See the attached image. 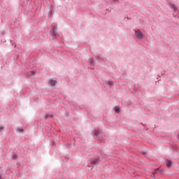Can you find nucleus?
<instances>
[{
    "mask_svg": "<svg viewBox=\"0 0 179 179\" xmlns=\"http://www.w3.org/2000/svg\"><path fill=\"white\" fill-rule=\"evenodd\" d=\"M20 132H23V129H20Z\"/></svg>",
    "mask_w": 179,
    "mask_h": 179,
    "instance_id": "12",
    "label": "nucleus"
},
{
    "mask_svg": "<svg viewBox=\"0 0 179 179\" xmlns=\"http://www.w3.org/2000/svg\"><path fill=\"white\" fill-rule=\"evenodd\" d=\"M49 117H52V115H46L45 116V118H49Z\"/></svg>",
    "mask_w": 179,
    "mask_h": 179,
    "instance_id": "8",
    "label": "nucleus"
},
{
    "mask_svg": "<svg viewBox=\"0 0 179 179\" xmlns=\"http://www.w3.org/2000/svg\"><path fill=\"white\" fill-rule=\"evenodd\" d=\"M114 109H115V113H120V108L119 107L115 106L114 108Z\"/></svg>",
    "mask_w": 179,
    "mask_h": 179,
    "instance_id": "6",
    "label": "nucleus"
},
{
    "mask_svg": "<svg viewBox=\"0 0 179 179\" xmlns=\"http://www.w3.org/2000/svg\"><path fill=\"white\" fill-rule=\"evenodd\" d=\"M50 83L51 86H55V85H57V81L54 80H50Z\"/></svg>",
    "mask_w": 179,
    "mask_h": 179,
    "instance_id": "3",
    "label": "nucleus"
},
{
    "mask_svg": "<svg viewBox=\"0 0 179 179\" xmlns=\"http://www.w3.org/2000/svg\"><path fill=\"white\" fill-rule=\"evenodd\" d=\"M2 129H3V126H0V132L2 131Z\"/></svg>",
    "mask_w": 179,
    "mask_h": 179,
    "instance_id": "10",
    "label": "nucleus"
},
{
    "mask_svg": "<svg viewBox=\"0 0 179 179\" xmlns=\"http://www.w3.org/2000/svg\"><path fill=\"white\" fill-rule=\"evenodd\" d=\"M13 159H16V155H13Z\"/></svg>",
    "mask_w": 179,
    "mask_h": 179,
    "instance_id": "11",
    "label": "nucleus"
},
{
    "mask_svg": "<svg viewBox=\"0 0 179 179\" xmlns=\"http://www.w3.org/2000/svg\"><path fill=\"white\" fill-rule=\"evenodd\" d=\"M169 6L172 8V9H173V10L174 11H176V10H177V6H176V5H174V4H171V3H170L169 4Z\"/></svg>",
    "mask_w": 179,
    "mask_h": 179,
    "instance_id": "4",
    "label": "nucleus"
},
{
    "mask_svg": "<svg viewBox=\"0 0 179 179\" xmlns=\"http://www.w3.org/2000/svg\"><path fill=\"white\" fill-rule=\"evenodd\" d=\"M90 164H99V159H90Z\"/></svg>",
    "mask_w": 179,
    "mask_h": 179,
    "instance_id": "2",
    "label": "nucleus"
},
{
    "mask_svg": "<svg viewBox=\"0 0 179 179\" xmlns=\"http://www.w3.org/2000/svg\"><path fill=\"white\" fill-rule=\"evenodd\" d=\"M134 34L136 37L137 38H140V40H142V38H143V34H142V32H141V31L139 30H136Z\"/></svg>",
    "mask_w": 179,
    "mask_h": 179,
    "instance_id": "1",
    "label": "nucleus"
},
{
    "mask_svg": "<svg viewBox=\"0 0 179 179\" xmlns=\"http://www.w3.org/2000/svg\"><path fill=\"white\" fill-rule=\"evenodd\" d=\"M113 1H118V0H113Z\"/></svg>",
    "mask_w": 179,
    "mask_h": 179,
    "instance_id": "13",
    "label": "nucleus"
},
{
    "mask_svg": "<svg viewBox=\"0 0 179 179\" xmlns=\"http://www.w3.org/2000/svg\"><path fill=\"white\" fill-rule=\"evenodd\" d=\"M99 134H100V132L97 130L95 131V135H99Z\"/></svg>",
    "mask_w": 179,
    "mask_h": 179,
    "instance_id": "9",
    "label": "nucleus"
},
{
    "mask_svg": "<svg viewBox=\"0 0 179 179\" xmlns=\"http://www.w3.org/2000/svg\"><path fill=\"white\" fill-rule=\"evenodd\" d=\"M0 179H1V175H0Z\"/></svg>",
    "mask_w": 179,
    "mask_h": 179,
    "instance_id": "14",
    "label": "nucleus"
},
{
    "mask_svg": "<svg viewBox=\"0 0 179 179\" xmlns=\"http://www.w3.org/2000/svg\"><path fill=\"white\" fill-rule=\"evenodd\" d=\"M166 166L167 167H171V161L166 160Z\"/></svg>",
    "mask_w": 179,
    "mask_h": 179,
    "instance_id": "5",
    "label": "nucleus"
},
{
    "mask_svg": "<svg viewBox=\"0 0 179 179\" xmlns=\"http://www.w3.org/2000/svg\"><path fill=\"white\" fill-rule=\"evenodd\" d=\"M34 71H29V73H28V74L29 75V76H33V75H34Z\"/></svg>",
    "mask_w": 179,
    "mask_h": 179,
    "instance_id": "7",
    "label": "nucleus"
}]
</instances>
